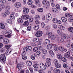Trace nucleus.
Here are the masks:
<instances>
[{"label":"nucleus","mask_w":73,"mask_h":73,"mask_svg":"<svg viewBox=\"0 0 73 73\" xmlns=\"http://www.w3.org/2000/svg\"><path fill=\"white\" fill-rule=\"evenodd\" d=\"M6 61V57L5 54H1L0 55V62L3 64H4Z\"/></svg>","instance_id":"obj_1"},{"label":"nucleus","mask_w":73,"mask_h":73,"mask_svg":"<svg viewBox=\"0 0 73 73\" xmlns=\"http://www.w3.org/2000/svg\"><path fill=\"white\" fill-rule=\"evenodd\" d=\"M46 62L45 63V65L46 67L48 68L51 65V59L49 58H47L46 60Z\"/></svg>","instance_id":"obj_2"},{"label":"nucleus","mask_w":73,"mask_h":73,"mask_svg":"<svg viewBox=\"0 0 73 73\" xmlns=\"http://www.w3.org/2000/svg\"><path fill=\"white\" fill-rule=\"evenodd\" d=\"M54 64H55V66L56 68H60L61 67V66L60 64H58V60L56 59H55L53 61Z\"/></svg>","instance_id":"obj_3"},{"label":"nucleus","mask_w":73,"mask_h":73,"mask_svg":"<svg viewBox=\"0 0 73 73\" xmlns=\"http://www.w3.org/2000/svg\"><path fill=\"white\" fill-rule=\"evenodd\" d=\"M42 35V32L41 31H38L36 33L35 36L36 37H41Z\"/></svg>","instance_id":"obj_4"},{"label":"nucleus","mask_w":73,"mask_h":73,"mask_svg":"<svg viewBox=\"0 0 73 73\" xmlns=\"http://www.w3.org/2000/svg\"><path fill=\"white\" fill-rule=\"evenodd\" d=\"M42 3L43 5H47L48 7L50 6V3L49 2L46 0H43L42 2Z\"/></svg>","instance_id":"obj_5"},{"label":"nucleus","mask_w":73,"mask_h":73,"mask_svg":"<svg viewBox=\"0 0 73 73\" xmlns=\"http://www.w3.org/2000/svg\"><path fill=\"white\" fill-rule=\"evenodd\" d=\"M46 20L49 21L52 19V15L50 13L47 14L46 16Z\"/></svg>","instance_id":"obj_6"},{"label":"nucleus","mask_w":73,"mask_h":73,"mask_svg":"<svg viewBox=\"0 0 73 73\" xmlns=\"http://www.w3.org/2000/svg\"><path fill=\"white\" fill-rule=\"evenodd\" d=\"M52 21L54 23H58L59 24H61V22L60 21L57 20V19L55 18L53 19Z\"/></svg>","instance_id":"obj_7"},{"label":"nucleus","mask_w":73,"mask_h":73,"mask_svg":"<svg viewBox=\"0 0 73 73\" xmlns=\"http://www.w3.org/2000/svg\"><path fill=\"white\" fill-rule=\"evenodd\" d=\"M18 71H20L22 68L24 67V65L23 64H18L17 65Z\"/></svg>","instance_id":"obj_8"},{"label":"nucleus","mask_w":73,"mask_h":73,"mask_svg":"<svg viewBox=\"0 0 73 73\" xmlns=\"http://www.w3.org/2000/svg\"><path fill=\"white\" fill-rule=\"evenodd\" d=\"M29 13V9L28 8L25 9L23 11V13L24 15H27Z\"/></svg>","instance_id":"obj_9"},{"label":"nucleus","mask_w":73,"mask_h":73,"mask_svg":"<svg viewBox=\"0 0 73 73\" xmlns=\"http://www.w3.org/2000/svg\"><path fill=\"white\" fill-rule=\"evenodd\" d=\"M64 57L66 58H70V52L68 51L67 53H66L64 54Z\"/></svg>","instance_id":"obj_10"},{"label":"nucleus","mask_w":73,"mask_h":73,"mask_svg":"<svg viewBox=\"0 0 73 73\" xmlns=\"http://www.w3.org/2000/svg\"><path fill=\"white\" fill-rule=\"evenodd\" d=\"M11 52H12L11 49H7L6 50L5 52L6 56H8V55H9V54H11Z\"/></svg>","instance_id":"obj_11"},{"label":"nucleus","mask_w":73,"mask_h":73,"mask_svg":"<svg viewBox=\"0 0 73 73\" xmlns=\"http://www.w3.org/2000/svg\"><path fill=\"white\" fill-rule=\"evenodd\" d=\"M15 6L16 8H20L21 7V4L19 2H16L15 4Z\"/></svg>","instance_id":"obj_12"},{"label":"nucleus","mask_w":73,"mask_h":73,"mask_svg":"<svg viewBox=\"0 0 73 73\" xmlns=\"http://www.w3.org/2000/svg\"><path fill=\"white\" fill-rule=\"evenodd\" d=\"M3 42L5 44H7L9 43V40L8 39L4 38L3 40Z\"/></svg>","instance_id":"obj_13"},{"label":"nucleus","mask_w":73,"mask_h":73,"mask_svg":"<svg viewBox=\"0 0 73 73\" xmlns=\"http://www.w3.org/2000/svg\"><path fill=\"white\" fill-rule=\"evenodd\" d=\"M22 17H23V19L25 20H28V19H29L30 17L28 15H23Z\"/></svg>","instance_id":"obj_14"},{"label":"nucleus","mask_w":73,"mask_h":73,"mask_svg":"<svg viewBox=\"0 0 73 73\" xmlns=\"http://www.w3.org/2000/svg\"><path fill=\"white\" fill-rule=\"evenodd\" d=\"M61 19L63 23H66L68 20V19L65 17H62Z\"/></svg>","instance_id":"obj_15"},{"label":"nucleus","mask_w":73,"mask_h":73,"mask_svg":"<svg viewBox=\"0 0 73 73\" xmlns=\"http://www.w3.org/2000/svg\"><path fill=\"white\" fill-rule=\"evenodd\" d=\"M10 18L11 19V20H15V16H14V14H12L10 15Z\"/></svg>","instance_id":"obj_16"},{"label":"nucleus","mask_w":73,"mask_h":73,"mask_svg":"<svg viewBox=\"0 0 73 73\" xmlns=\"http://www.w3.org/2000/svg\"><path fill=\"white\" fill-rule=\"evenodd\" d=\"M54 73H60V70L57 68H55L54 70Z\"/></svg>","instance_id":"obj_17"},{"label":"nucleus","mask_w":73,"mask_h":73,"mask_svg":"<svg viewBox=\"0 0 73 73\" xmlns=\"http://www.w3.org/2000/svg\"><path fill=\"white\" fill-rule=\"evenodd\" d=\"M68 19L69 21H70V22H73V15H72Z\"/></svg>","instance_id":"obj_18"},{"label":"nucleus","mask_w":73,"mask_h":73,"mask_svg":"<svg viewBox=\"0 0 73 73\" xmlns=\"http://www.w3.org/2000/svg\"><path fill=\"white\" fill-rule=\"evenodd\" d=\"M34 29L35 31H37L39 29V25H35L34 26Z\"/></svg>","instance_id":"obj_19"},{"label":"nucleus","mask_w":73,"mask_h":73,"mask_svg":"<svg viewBox=\"0 0 73 73\" xmlns=\"http://www.w3.org/2000/svg\"><path fill=\"white\" fill-rule=\"evenodd\" d=\"M23 25L25 27H27V26H28L29 25V22H28V21H26L24 23Z\"/></svg>","instance_id":"obj_20"},{"label":"nucleus","mask_w":73,"mask_h":73,"mask_svg":"<svg viewBox=\"0 0 73 73\" xmlns=\"http://www.w3.org/2000/svg\"><path fill=\"white\" fill-rule=\"evenodd\" d=\"M17 21L20 24H22L23 23V19L21 18H19L17 19Z\"/></svg>","instance_id":"obj_21"},{"label":"nucleus","mask_w":73,"mask_h":73,"mask_svg":"<svg viewBox=\"0 0 73 73\" xmlns=\"http://www.w3.org/2000/svg\"><path fill=\"white\" fill-rule=\"evenodd\" d=\"M52 40H54L56 39V35L54 34L52 35L50 37Z\"/></svg>","instance_id":"obj_22"},{"label":"nucleus","mask_w":73,"mask_h":73,"mask_svg":"<svg viewBox=\"0 0 73 73\" xmlns=\"http://www.w3.org/2000/svg\"><path fill=\"white\" fill-rule=\"evenodd\" d=\"M63 37L65 39H68L69 38V36L66 34L64 35Z\"/></svg>","instance_id":"obj_23"},{"label":"nucleus","mask_w":73,"mask_h":73,"mask_svg":"<svg viewBox=\"0 0 73 73\" xmlns=\"http://www.w3.org/2000/svg\"><path fill=\"white\" fill-rule=\"evenodd\" d=\"M52 11L54 13H58V11L57 9L55 8H53L52 9Z\"/></svg>","instance_id":"obj_24"},{"label":"nucleus","mask_w":73,"mask_h":73,"mask_svg":"<svg viewBox=\"0 0 73 73\" xmlns=\"http://www.w3.org/2000/svg\"><path fill=\"white\" fill-rule=\"evenodd\" d=\"M27 64L29 66H31L32 65V62L31 61H27Z\"/></svg>","instance_id":"obj_25"},{"label":"nucleus","mask_w":73,"mask_h":73,"mask_svg":"<svg viewBox=\"0 0 73 73\" xmlns=\"http://www.w3.org/2000/svg\"><path fill=\"white\" fill-rule=\"evenodd\" d=\"M42 52L44 54H46L47 53V50L46 49H43L42 50Z\"/></svg>","instance_id":"obj_26"},{"label":"nucleus","mask_w":73,"mask_h":73,"mask_svg":"<svg viewBox=\"0 0 73 73\" xmlns=\"http://www.w3.org/2000/svg\"><path fill=\"white\" fill-rule=\"evenodd\" d=\"M68 31L70 32L73 33V27H70L68 28Z\"/></svg>","instance_id":"obj_27"},{"label":"nucleus","mask_w":73,"mask_h":73,"mask_svg":"<svg viewBox=\"0 0 73 73\" xmlns=\"http://www.w3.org/2000/svg\"><path fill=\"white\" fill-rule=\"evenodd\" d=\"M47 48L48 50H50V49H51L52 48V46L51 44H48L47 46Z\"/></svg>","instance_id":"obj_28"},{"label":"nucleus","mask_w":73,"mask_h":73,"mask_svg":"<svg viewBox=\"0 0 73 73\" xmlns=\"http://www.w3.org/2000/svg\"><path fill=\"white\" fill-rule=\"evenodd\" d=\"M0 28L1 29H4L5 28V25L2 23L0 24Z\"/></svg>","instance_id":"obj_29"},{"label":"nucleus","mask_w":73,"mask_h":73,"mask_svg":"<svg viewBox=\"0 0 73 73\" xmlns=\"http://www.w3.org/2000/svg\"><path fill=\"white\" fill-rule=\"evenodd\" d=\"M45 43L47 44H49L50 43V40L48 39H46L45 41Z\"/></svg>","instance_id":"obj_30"},{"label":"nucleus","mask_w":73,"mask_h":73,"mask_svg":"<svg viewBox=\"0 0 73 73\" xmlns=\"http://www.w3.org/2000/svg\"><path fill=\"white\" fill-rule=\"evenodd\" d=\"M57 33L58 35H62V30H58Z\"/></svg>","instance_id":"obj_31"},{"label":"nucleus","mask_w":73,"mask_h":73,"mask_svg":"<svg viewBox=\"0 0 73 73\" xmlns=\"http://www.w3.org/2000/svg\"><path fill=\"white\" fill-rule=\"evenodd\" d=\"M37 11L39 12H43V11H44V9L42 8H39L37 9Z\"/></svg>","instance_id":"obj_32"},{"label":"nucleus","mask_w":73,"mask_h":73,"mask_svg":"<svg viewBox=\"0 0 73 73\" xmlns=\"http://www.w3.org/2000/svg\"><path fill=\"white\" fill-rule=\"evenodd\" d=\"M7 23H9V24H11L12 23V20L11 19H7Z\"/></svg>","instance_id":"obj_33"},{"label":"nucleus","mask_w":73,"mask_h":73,"mask_svg":"<svg viewBox=\"0 0 73 73\" xmlns=\"http://www.w3.org/2000/svg\"><path fill=\"white\" fill-rule=\"evenodd\" d=\"M57 56L59 59H61V58H62V55H61V54H58L57 55Z\"/></svg>","instance_id":"obj_34"},{"label":"nucleus","mask_w":73,"mask_h":73,"mask_svg":"<svg viewBox=\"0 0 73 73\" xmlns=\"http://www.w3.org/2000/svg\"><path fill=\"white\" fill-rule=\"evenodd\" d=\"M51 3V5L52 7H54V6H55V4H54V1H50Z\"/></svg>","instance_id":"obj_35"},{"label":"nucleus","mask_w":73,"mask_h":73,"mask_svg":"<svg viewBox=\"0 0 73 73\" xmlns=\"http://www.w3.org/2000/svg\"><path fill=\"white\" fill-rule=\"evenodd\" d=\"M5 46L6 49H9L11 48V46L10 45H5Z\"/></svg>","instance_id":"obj_36"},{"label":"nucleus","mask_w":73,"mask_h":73,"mask_svg":"<svg viewBox=\"0 0 73 73\" xmlns=\"http://www.w3.org/2000/svg\"><path fill=\"white\" fill-rule=\"evenodd\" d=\"M5 13L6 16H7V15H9L10 14V12L8 10H6L5 11Z\"/></svg>","instance_id":"obj_37"},{"label":"nucleus","mask_w":73,"mask_h":73,"mask_svg":"<svg viewBox=\"0 0 73 73\" xmlns=\"http://www.w3.org/2000/svg\"><path fill=\"white\" fill-rule=\"evenodd\" d=\"M33 3V1L32 0H29L27 3L29 5H32V3Z\"/></svg>","instance_id":"obj_38"},{"label":"nucleus","mask_w":73,"mask_h":73,"mask_svg":"<svg viewBox=\"0 0 73 73\" xmlns=\"http://www.w3.org/2000/svg\"><path fill=\"white\" fill-rule=\"evenodd\" d=\"M59 50L61 52H64V48L62 47H60Z\"/></svg>","instance_id":"obj_39"},{"label":"nucleus","mask_w":73,"mask_h":73,"mask_svg":"<svg viewBox=\"0 0 73 73\" xmlns=\"http://www.w3.org/2000/svg\"><path fill=\"white\" fill-rule=\"evenodd\" d=\"M47 35L48 36V38H50V37L52 35V33L51 32H50Z\"/></svg>","instance_id":"obj_40"},{"label":"nucleus","mask_w":73,"mask_h":73,"mask_svg":"<svg viewBox=\"0 0 73 73\" xmlns=\"http://www.w3.org/2000/svg\"><path fill=\"white\" fill-rule=\"evenodd\" d=\"M59 28L61 30H64V29H65V27L62 25H60L59 26Z\"/></svg>","instance_id":"obj_41"},{"label":"nucleus","mask_w":73,"mask_h":73,"mask_svg":"<svg viewBox=\"0 0 73 73\" xmlns=\"http://www.w3.org/2000/svg\"><path fill=\"white\" fill-rule=\"evenodd\" d=\"M33 41L35 42H37L38 41V40L37 39V38H35L33 39Z\"/></svg>","instance_id":"obj_42"},{"label":"nucleus","mask_w":73,"mask_h":73,"mask_svg":"<svg viewBox=\"0 0 73 73\" xmlns=\"http://www.w3.org/2000/svg\"><path fill=\"white\" fill-rule=\"evenodd\" d=\"M70 16H71V15L69 13H67L65 14V16L66 17H70Z\"/></svg>","instance_id":"obj_43"},{"label":"nucleus","mask_w":73,"mask_h":73,"mask_svg":"<svg viewBox=\"0 0 73 73\" xmlns=\"http://www.w3.org/2000/svg\"><path fill=\"white\" fill-rule=\"evenodd\" d=\"M40 19V16L38 15H37L35 16V20H38Z\"/></svg>","instance_id":"obj_44"},{"label":"nucleus","mask_w":73,"mask_h":73,"mask_svg":"<svg viewBox=\"0 0 73 73\" xmlns=\"http://www.w3.org/2000/svg\"><path fill=\"white\" fill-rule=\"evenodd\" d=\"M12 33V31L7 30L6 31V33L7 34H11Z\"/></svg>","instance_id":"obj_45"},{"label":"nucleus","mask_w":73,"mask_h":73,"mask_svg":"<svg viewBox=\"0 0 73 73\" xmlns=\"http://www.w3.org/2000/svg\"><path fill=\"white\" fill-rule=\"evenodd\" d=\"M26 47L28 48V49L29 50H32V48L31 46H27Z\"/></svg>","instance_id":"obj_46"},{"label":"nucleus","mask_w":73,"mask_h":73,"mask_svg":"<svg viewBox=\"0 0 73 73\" xmlns=\"http://www.w3.org/2000/svg\"><path fill=\"white\" fill-rule=\"evenodd\" d=\"M54 49L55 51H57L58 50V47L57 46H55L54 47Z\"/></svg>","instance_id":"obj_47"},{"label":"nucleus","mask_w":73,"mask_h":73,"mask_svg":"<svg viewBox=\"0 0 73 73\" xmlns=\"http://www.w3.org/2000/svg\"><path fill=\"white\" fill-rule=\"evenodd\" d=\"M5 51V48H1L0 50V53H3V52H4Z\"/></svg>","instance_id":"obj_48"},{"label":"nucleus","mask_w":73,"mask_h":73,"mask_svg":"<svg viewBox=\"0 0 73 73\" xmlns=\"http://www.w3.org/2000/svg\"><path fill=\"white\" fill-rule=\"evenodd\" d=\"M38 50V48L37 47H35L33 49L34 52H37Z\"/></svg>","instance_id":"obj_49"},{"label":"nucleus","mask_w":73,"mask_h":73,"mask_svg":"<svg viewBox=\"0 0 73 73\" xmlns=\"http://www.w3.org/2000/svg\"><path fill=\"white\" fill-rule=\"evenodd\" d=\"M62 61L63 62H65L66 61V59L65 57L62 58Z\"/></svg>","instance_id":"obj_50"},{"label":"nucleus","mask_w":73,"mask_h":73,"mask_svg":"<svg viewBox=\"0 0 73 73\" xmlns=\"http://www.w3.org/2000/svg\"><path fill=\"white\" fill-rule=\"evenodd\" d=\"M27 48V47H26L25 48H23V50L24 51L23 52H27V51H28V49Z\"/></svg>","instance_id":"obj_51"},{"label":"nucleus","mask_w":73,"mask_h":73,"mask_svg":"<svg viewBox=\"0 0 73 73\" xmlns=\"http://www.w3.org/2000/svg\"><path fill=\"white\" fill-rule=\"evenodd\" d=\"M52 27L54 29H56L57 28V26L56 24H53L52 25Z\"/></svg>","instance_id":"obj_52"},{"label":"nucleus","mask_w":73,"mask_h":73,"mask_svg":"<svg viewBox=\"0 0 73 73\" xmlns=\"http://www.w3.org/2000/svg\"><path fill=\"white\" fill-rule=\"evenodd\" d=\"M29 20L30 22H31V23H32V22H33V19L32 17H30Z\"/></svg>","instance_id":"obj_53"},{"label":"nucleus","mask_w":73,"mask_h":73,"mask_svg":"<svg viewBox=\"0 0 73 73\" xmlns=\"http://www.w3.org/2000/svg\"><path fill=\"white\" fill-rule=\"evenodd\" d=\"M35 4L38 7H41V3H39V2Z\"/></svg>","instance_id":"obj_54"},{"label":"nucleus","mask_w":73,"mask_h":73,"mask_svg":"<svg viewBox=\"0 0 73 73\" xmlns=\"http://www.w3.org/2000/svg\"><path fill=\"white\" fill-rule=\"evenodd\" d=\"M5 37H8V38H10L11 36H12V35L10 34H8L7 35H5Z\"/></svg>","instance_id":"obj_55"},{"label":"nucleus","mask_w":73,"mask_h":73,"mask_svg":"<svg viewBox=\"0 0 73 73\" xmlns=\"http://www.w3.org/2000/svg\"><path fill=\"white\" fill-rule=\"evenodd\" d=\"M56 7L57 9H60V5L58 4H57L56 5Z\"/></svg>","instance_id":"obj_56"},{"label":"nucleus","mask_w":73,"mask_h":73,"mask_svg":"<svg viewBox=\"0 0 73 73\" xmlns=\"http://www.w3.org/2000/svg\"><path fill=\"white\" fill-rule=\"evenodd\" d=\"M22 58L23 60H26V59H27V56H22Z\"/></svg>","instance_id":"obj_57"},{"label":"nucleus","mask_w":73,"mask_h":73,"mask_svg":"<svg viewBox=\"0 0 73 73\" xmlns=\"http://www.w3.org/2000/svg\"><path fill=\"white\" fill-rule=\"evenodd\" d=\"M42 69V70H45V69H46V67H45V66L44 65H43V66L42 67V68H41Z\"/></svg>","instance_id":"obj_58"},{"label":"nucleus","mask_w":73,"mask_h":73,"mask_svg":"<svg viewBox=\"0 0 73 73\" xmlns=\"http://www.w3.org/2000/svg\"><path fill=\"white\" fill-rule=\"evenodd\" d=\"M2 16L3 17H7V15H6L5 13H2Z\"/></svg>","instance_id":"obj_59"},{"label":"nucleus","mask_w":73,"mask_h":73,"mask_svg":"<svg viewBox=\"0 0 73 73\" xmlns=\"http://www.w3.org/2000/svg\"><path fill=\"white\" fill-rule=\"evenodd\" d=\"M44 65L42 63H41L40 64V68H42L43 66Z\"/></svg>","instance_id":"obj_60"},{"label":"nucleus","mask_w":73,"mask_h":73,"mask_svg":"<svg viewBox=\"0 0 73 73\" xmlns=\"http://www.w3.org/2000/svg\"><path fill=\"white\" fill-rule=\"evenodd\" d=\"M31 27L30 26H29L27 27V31H31Z\"/></svg>","instance_id":"obj_61"},{"label":"nucleus","mask_w":73,"mask_h":73,"mask_svg":"<svg viewBox=\"0 0 73 73\" xmlns=\"http://www.w3.org/2000/svg\"><path fill=\"white\" fill-rule=\"evenodd\" d=\"M21 55L22 56H25L26 55V52L23 51Z\"/></svg>","instance_id":"obj_62"},{"label":"nucleus","mask_w":73,"mask_h":73,"mask_svg":"<svg viewBox=\"0 0 73 73\" xmlns=\"http://www.w3.org/2000/svg\"><path fill=\"white\" fill-rule=\"evenodd\" d=\"M31 58L32 60H35V57L34 56H31Z\"/></svg>","instance_id":"obj_63"},{"label":"nucleus","mask_w":73,"mask_h":73,"mask_svg":"<svg viewBox=\"0 0 73 73\" xmlns=\"http://www.w3.org/2000/svg\"><path fill=\"white\" fill-rule=\"evenodd\" d=\"M39 73H44V72L42 70H38Z\"/></svg>","instance_id":"obj_64"}]
</instances>
